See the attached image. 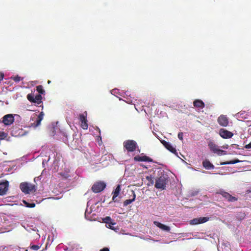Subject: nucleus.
<instances>
[{"mask_svg":"<svg viewBox=\"0 0 251 251\" xmlns=\"http://www.w3.org/2000/svg\"><path fill=\"white\" fill-rule=\"evenodd\" d=\"M58 124V122H57L51 124V135L52 136L56 135L57 138L62 139V141L66 143L68 141L67 134L60 128Z\"/></svg>","mask_w":251,"mask_h":251,"instance_id":"nucleus-1","label":"nucleus"},{"mask_svg":"<svg viewBox=\"0 0 251 251\" xmlns=\"http://www.w3.org/2000/svg\"><path fill=\"white\" fill-rule=\"evenodd\" d=\"M44 116V114L43 112H41L39 115L36 113L33 114L30 118V126L36 127L40 126Z\"/></svg>","mask_w":251,"mask_h":251,"instance_id":"nucleus-2","label":"nucleus"},{"mask_svg":"<svg viewBox=\"0 0 251 251\" xmlns=\"http://www.w3.org/2000/svg\"><path fill=\"white\" fill-rule=\"evenodd\" d=\"M20 187L22 191L25 194H30L36 190V187L34 185L26 182L20 184Z\"/></svg>","mask_w":251,"mask_h":251,"instance_id":"nucleus-3","label":"nucleus"},{"mask_svg":"<svg viewBox=\"0 0 251 251\" xmlns=\"http://www.w3.org/2000/svg\"><path fill=\"white\" fill-rule=\"evenodd\" d=\"M19 117L18 115L8 114L4 115L0 120V123L4 126H10L13 124L15 120V117Z\"/></svg>","mask_w":251,"mask_h":251,"instance_id":"nucleus-4","label":"nucleus"},{"mask_svg":"<svg viewBox=\"0 0 251 251\" xmlns=\"http://www.w3.org/2000/svg\"><path fill=\"white\" fill-rule=\"evenodd\" d=\"M168 179L166 176H162L156 180L155 187L160 190H164L166 188V185Z\"/></svg>","mask_w":251,"mask_h":251,"instance_id":"nucleus-5","label":"nucleus"},{"mask_svg":"<svg viewBox=\"0 0 251 251\" xmlns=\"http://www.w3.org/2000/svg\"><path fill=\"white\" fill-rule=\"evenodd\" d=\"M123 145L124 148L128 151H134L137 148V143L135 141L132 140H128L125 141L124 142Z\"/></svg>","mask_w":251,"mask_h":251,"instance_id":"nucleus-6","label":"nucleus"},{"mask_svg":"<svg viewBox=\"0 0 251 251\" xmlns=\"http://www.w3.org/2000/svg\"><path fill=\"white\" fill-rule=\"evenodd\" d=\"M208 147L211 151L219 155L226 154V151L220 149L218 146L212 142H209Z\"/></svg>","mask_w":251,"mask_h":251,"instance_id":"nucleus-7","label":"nucleus"},{"mask_svg":"<svg viewBox=\"0 0 251 251\" xmlns=\"http://www.w3.org/2000/svg\"><path fill=\"white\" fill-rule=\"evenodd\" d=\"M106 187V184L104 182L98 181L95 183L92 190L95 193H99L102 191Z\"/></svg>","mask_w":251,"mask_h":251,"instance_id":"nucleus-8","label":"nucleus"},{"mask_svg":"<svg viewBox=\"0 0 251 251\" xmlns=\"http://www.w3.org/2000/svg\"><path fill=\"white\" fill-rule=\"evenodd\" d=\"M209 219L207 217H201L196 218L190 221V224L191 225H196L198 224H203L207 222Z\"/></svg>","mask_w":251,"mask_h":251,"instance_id":"nucleus-9","label":"nucleus"},{"mask_svg":"<svg viewBox=\"0 0 251 251\" xmlns=\"http://www.w3.org/2000/svg\"><path fill=\"white\" fill-rule=\"evenodd\" d=\"M9 182L7 180L0 181V196L5 195L8 190Z\"/></svg>","mask_w":251,"mask_h":251,"instance_id":"nucleus-10","label":"nucleus"},{"mask_svg":"<svg viewBox=\"0 0 251 251\" xmlns=\"http://www.w3.org/2000/svg\"><path fill=\"white\" fill-rule=\"evenodd\" d=\"M51 155H53V157L54 158L52 163L53 170H54V171L56 172L58 170V164L60 159V155H58L57 153L55 154V153H52Z\"/></svg>","mask_w":251,"mask_h":251,"instance_id":"nucleus-11","label":"nucleus"},{"mask_svg":"<svg viewBox=\"0 0 251 251\" xmlns=\"http://www.w3.org/2000/svg\"><path fill=\"white\" fill-rule=\"evenodd\" d=\"M220 135L223 138H230L233 135V133L225 129L222 128L219 130Z\"/></svg>","mask_w":251,"mask_h":251,"instance_id":"nucleus-12","label":"nucleus"},{"mask_svg":"<svg viewBox=\"0 0 251 251\" xmlns=\"http://www.w3.org/2000/svg\"><path fill=\"white\" fill-rule=\"evenodd\" d=\"M162 143L163 144L164 147L168 149L169 151L175 154L176 156L178 157V153L175 147H174L170 143L167 142L165 141H163Z\"/></svg>","mask_w":251,"mask_h":251,"instance_id":"nucleus-13","label":"nucleus"},{"mask_svg":"<svg viewBox=\"0 0 251 251\" xmlns=\"http://www.w3.org/2000/svg\"><path fill=\"white\" fill-rule=\"evenodd\" d=\"M134 160L136 161H143L151 162L152 160L150 157L141 154L140 155H137L134 157Z\"/></svg>","mask_w":251,"mask_h":251,"instance_id":"nucleus-14","label":"nucleus"},{"mask_svg":"<svg viewBox=\"0 0 251 251\" xmlns=\"http://www.w3.org/2000/svg\"><path fill=\"white\" fill-rule=\"evenodd\" d=\"M218 122L222 126H226L228 124V119L225 115H221L218 119Z\"/></svg>","mask_w":251,"mask_h":251,"instance_id":"nucleus-15","label":"nucleus"},{"mask_svg":"<svg viewBox=\"0 0 251 251\" xmlns=\"http://www.w3.org/2000/svg\"><path fill=\"white\" fill-rule=\"evenodd\" d=\"M80 120L81 121V127L84 129H87L88 128V124L86 117L84 115H81L80 116Z\"/></svg>","mask_w":251,"mask_h":251,"instance_id":"nucleus-16","label":"nucleus"},{"mask_svg":"<svg viewBox=\"0 0 251 251\" xmlns=\"http://www.w3.org/2000/svg\"><path fill=\"white\" fill-rule=\"evenodd\" d=\"M124 94L126 95V97L123 95V97L126 99L125 100V101L129 104H134L135 105L134 102L136 100H134L133 98H131L130 97H128L129 96V93L128 92H126L124 93Z\"/></svg>","mask_w":251,"mask_h":251,"instance_id":"nucleus-17","label":"nucleus"},{"mask_svg":"<svg viewBox=\"0 0 251 251\" xmlns=\"http://www.w3.org/2000/svg\"><path fill=\"white\" fill-rule=\"evenodd\" d=\"M153 224L157 227L162 229L163 230H165L166 231H169L170 230V227L169 226L163 225L158 222L154 221L153 222Z\"/></svg>","mask_w":251,"mask_h":251,"instance_id":"nucleus-18","label":"nucleus"},{"mask_svg":"<svg viewBox=\"0 0 251 251\" xmlns=\"http://www.w3.org/2000/svg\"><path fill=\"white\" fill-rule=\"evenodd\" d=\"M195 107L202 109L204 107V102L200 100H196L193 102Z\"/></svg>","mask_w":251,"mask_h":251,"instance_id":"nucleus-19","label":"nucleus"},{"mask_svg":"<svg viewBox=\"0 0 251 251\" xmlns=\"http://www.w3.org/2000/svg\"><path fill=\"white\" fill-rule=\"evenodd\" d=\"M203 166L207 170L213 169L214 168V165L211 164L209 161L205 160L202 162Z\"/></svg>","mask_w":251,"mask_h":251,"instance_id":"nucleus-20","label":"nucleus"},{"mask_svg":"<svg viewBox=\"0 0 251 251\" xmlns=\"http://www.w3.org/2000/svg\"><path fill=\"white\" fill-rule=\"evenodd\" d=\"M90 201L87 202V206L85 212V217L87 220H91L89 215L92 212L91 208H89V206L90 205Z\"/></svg>","mask_w":251,"mask_h":251,"instance_id":"nucleus-21","label":"nucleus"},{"mask_svg":"<svg viewBox=\"0 0 251 251\" xmlns=\"http://www.w3.org/2000/svg\"><path fill=\"white\" fill-rule=\"evenodd\" d=\"M222 195L224 197H225L229 201H235L237 200L236 198H235V197L232 196L229 194H228L226 192H224L222 194Z\"/></svg>","mask_w":251,"mask_h":251,"instance_id":"nucleus-22","label":"nucleus"},{"mask_svg":"<svg viewBox=\"0 0 251 251\" xmlns=\"http://www.w3.org/2000/svg\"><path fill=\"white\" fill-rule=\"evenodd\" d=\"M120 191H121V186L120 185H118L116 188L115 189V190H114V191L113 192V196L112 197L113 201H116L115 199L119 195Z\"/></svg>","mask_w":251,"mask_h":251,"instance_id":"nucleus-23","label":"nucleus"},{"mask_svg":"<svg viewBox=\"0 0 251 251\" xmlns=\"http://www.w3.org/2000/svg\"><path fill=\"white\" fill-rule=\"evenodd\" d=\"M132 193L133 194V199L126 200L124 202V206H127V205L130 204L131 203H132L133 201H135L136 195H135V193H134L133 191H132Z\"/></svg>","mask_w":251,"mask_h":251,"instance_id":"nucleus-24","label":"nucleus"},{"mask_svg":"<svg viewBox=\"0 0 251 251\" xmlns=\"http://www.w3.org/2000/svg\"><path fill=\"white\" fill-rule=\"evenodd\" d=\"M110 93L112 95H115L118 98V96L117 95H119L123 97V92H120L119 90L116 88L113 89V90H111Z\"/></svg>","mask_w":251,"mask_h":251,"instance_id":"nucleus-25","label":"nucleus"},{"mask_svg":"<svg viewBox=\"0 0 251 251\" xmlns=\"http://www.w3.org/2000/svg\"><path fill=\"white\" fill-rule=\"evenodd\" d=\"M240 162V161L239 160L235 159V160H231L230 161L222 162V163H221V165H228V164H235V163H238Z\"/></svg>","mask_w":251,"mask_h":251,"instance_id":"nucleus-26","label":"nucleus"},{"mask_svg":"<svg viewBox=\"0 0 251 251\" xmlns=\"http://www.w3.org/2000/svg\"><path fill=\"white\" fill-rule=\"evenodd\" d=\"M50 155L49 154L48 156L45 155L44 158H42V165L44 167H45L46 164L50 160Z\"/></svg>","mask_w":251,"mask_h":251,"instance_id":"nucleus-27","label":"nucleus"},{"mask_svg":"<svg viewBox=\"0 0 251 251\" xmlns=\"http://www.w3.org/2000/svg\"><path fill=\"white\" fill-rule=\"evenodd\" d=\"M34 102L37 104H40L42 102V96L41 95L39 94L35 96Z\"/></svg>","mask_w":251,"mask_h":251,"instance_id":"nucleus-28","label":"nucleus"},{"mask_svg":"<svg viewBox=\"0 0 251 251\" xmlns=\"http://www.w3.org/2000/svg\"><path fill=\"white\" fill-rule=\"evenodd\" d=\"M23 202L25 204V205L27 207L33 208L35 206V204L34 203H29L25 201H23Z\"/></svg>","mask_w":251,"mask_h":251,"instance_id":"nucleus-29","label":"nucleus"},{"mask_svg":"<svg viewBox=\"0 0 251 251\" xmlns=\"http://www.w3.org/2000/svg\"><path fill=\"white\" fill-rule=\"evenodd\" d=\"M111 219L110 217H106L103 219V221L106 224H111L112 225H114V224L111 223Z\"/></svg>","mask_w":251,"mask_h":251,"instance_id":"nucleus-30","label":"nucleus"},{"mask_svg":"<svg viewBox=\"0 0 251 251\" xmlns=\"http://www.w3.org/2000/svg\"><path fill=\"white\" fill-rule=\"evenodd\" d=\"M37 91L40 94H43L45 93V91L41 85L37 87Z\"/></svg>","mask_w":251,"mask_h":251,"instance_id":"nucleus-31","label":"nucleus"},{"mask_svg":"<svg viewBox=\"0 0 251 251\" xmlns=\"http://www.w3.org/2000/svg\"><path fill=\"white\" fill-rule=\"evenodd\" d=\"M27 99L30 101H32L34 102V95H32V94H28L27 96Z\"/></svg>","mask_w":251,"mask_h":251,"instance_id":"nucleus-32","label":"nucleus"},{"mask_svg":"<svg viewBox=\"0 0 251 251\" xmlns=\"http://www.w3.org/2000/svg\"><path fill=\"white\" fill-rule=\"evenodd\" d=\"M7 134L3 131H0V140L4 139L6 137Z\"/></svg>","mask_w":251,"mask_h":251,"instance_id":"nucleus-33","label":"nucleus"},{"mask_svg":"<svg viewBox=\"0 0 251 251\" xmlns=\"http://www.w3.org/2000/svg\"><path fill=\"white\" fill-rule=\"evenodd\" d=\"M12 79L16 82L20 81L22 79L21 77L18 75L13 77Z\"/></svg>","mask_w":251,"mask_h":251,"instance_id":"nucleus-34","label":"nucleus"},{"mask_svg":"<svg viewBox=\"0 0 251 251\" xmlns=\"http://www.w3.org/2000/svg\"><path fill=\"white\" fill-rule=\"evenodd\" d=\"M40 247L38 245H32L30 249L32 250L37 251L40 249Z\"/></svg>","mask_w":251,"mask_h":251,"instance_id":"nucleus-35","label":"nucleus"},{"mask_svg":"<svg viewBox=\"0 0 251 251\" xmlns=\"http://www.w3.org/2000/svg\"><path fill=\"white\" fill-rule=\"evenodd\" d=\"M60 175L63 176L64 177L67 178L70 176V175L68 174V172L66 173H61Z\"/></svg>","mask_w":251,"mask_h":251,"instance_id":"nucleus-36","label":"nucleus"},{"mask_svg":"<svg viewBox=\"0 0 251 251\" xmlns=\"http://www.w3.org/2000/svg\"><path fill=\"white\" fill-rule=\"evenodd\" d=\"M178 138L180 140H182V139H183V133L182 132L178 133Z\"/></svg>","mask_w":251,"mask_h":251,"instance_id":"nucleus-37","label":"nucleus"},{"mask_svg":"<svg viewBox=\"0 0 251 251\" xmlns=\"http://www.w3.org/2000/svg\"><path fill=\"white\" fill-rule=\"evenodd\" d=\"M245 148L247 149H251V143H249L248 145H246L245 147Z\"/></svg>","mask_w":251,"mask_h":251,"instance_id":"nucleus-38","label":"nucleus"},{"mask_svg":"<svg viewBox=\"0 0 251 251\" xmlns=\"http://www.w3.org/2000/svg\"><path fill=\"white\" fill-rule=\"evenodd\" d=\"M100 251H109V250L108 248H104Z\"/></svg>","mask_w":251,"mask_h":251,"instance_id":"nucleus-39","label":"nucleus"},{"mask_svg":"<svg viewBox=\"0 0 251 251\" xmlns=\"http://www.w3.org/2000/svg\"><path fill=\"white\" fill-rule=\"evenodd\" d=\"M221 148L224 149H227L228 148V146L227 145H223Z\"/></svg>","mask_w":251,"mask_h":251,"instance_id":"nucleus-40","label":"nucleus"},{"mask_svg":"<svg viewBox=\"0 0 251 251\" xmlns=\"http://www.w3.org/2000/svg\"><path fill=\"white\" fill-rule=\"evenodd\" d=\"M181 234L182 235L181 236L183 237H187L188 235V233H181Z\"/></svg>","mask_w":251,"mask_h":251,"instance_id":"nucleus-41","label":"nucleus"},{"mask_svg":"<svg viewBox=\"0 0 251 251\" xmlns=\"http://www.w3.org/2000/svg\"><path fill=\"white\" fill-rule=\"evenodd\" d=\"M245 217V214L243 213L242 214V215L241 216V219H243Z\"/></svg>","mask_w":251,"mask_h":251,"instance_id":"nucleus-42","label":"nucleus"},{"mask_svg":"<svg viewBox=\"0 0 251 251\" xmlns=\"http://www.w3.org/2000/svg\"><path fill=\"white\" fill-rule=\"evenodd\" d=\"M241 114H240V113H238L236 114V117L237 118H239V116L241 115Z\"/></svg>","mask_w":251,"mask_h":251,"instance_id":"nucleus-43","label":"nucleus"},{"mask_svg":"<svg viewBox=\"0 0 251 251\" xmlns=\"http://www.w3.org/2000/svg\"><path fill=\"white\" fill-rule=\"evenodd\" d=\"M109 228H110V229H113V226H111V225H109Z\"/></svg>","mask_w":251,"mask_h":251,"instance_id":"nucleus-44","label":"nucleus"},{"mask_svg":"<svg viewBox=\"0 0 251 251\" xmlns=\"http://www.w3.org/2000/svg\"><path fill=\"white\" fill-rule=\"evenodd\" d=\"M1 248H2V249H4L5 248V247H0V249Z\"/></svg>","mask_w":251,"mask_h":251,"instance_id":"nucleus-45","label":"nucleus"},{"mask_svg":"<svg viewBox=\"0 0 251 251\" xmlns=\"http://www.w3.org/2000/svg\"><path fill=\"white\" fill-rule=\"evenodd\" d=\"M50 82H50V80H48V83L49 84H50Z\"/></svg>","mask_w":251,"mask_h":251,"instance_id":"nucleus-46","label":"nucleus"},{"mask_svg":"<svg viewBox=\"0 0 251 251\" xmlns=\"http://www.w3.org/2000/svg\"><path fill=\"white\" fill-rule=\"evenodd\" d=\"M67 250V248L66 247L65 249H64V250Z\"/></svg>","mask_w":251,"mask_h":251,"instance_id":"nucleus-47","label":"nucleus"},{"mask_svg":"<svg viewBox=\"0 0 251 251\" xmlns=\"http://www.w3.org/2000/svg\"><path fill=\"white\" fill-rule=\"evenodd\" d=\"M49 238H50V237L49 236V237H48V241H49Z\"/></svg>","mask_w":251,"mask_h":251,"instance_id":"nucleus-48","label":"nucleus"},{"mask_svg":"<svg viewBox=\"0 0 251 251\" xmlns=\"http://www.w3.org/2000/svg\"><path fill=\"white\" fill-rule=\"evenodd\" d=\"M119 100H122V99L119 98Z\"/></svg>","mask_w":251,"mask_h":251,"instance_id":"nucleus-49","label":"nucleus"},{"mask_svg":"<svg viewBox=\"0 0 251 251\" xmlns=\"http://www.w3.org/2000/svg\"><path fill=\"white\" fill-rule=\"evenodd\" d=\"M149 176H147V179H149Z\"/></svg>","mask_w":251,"mask_h":251,"instance_id":"nucleus-50","label":"nucleus"}]
</instances>
